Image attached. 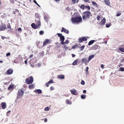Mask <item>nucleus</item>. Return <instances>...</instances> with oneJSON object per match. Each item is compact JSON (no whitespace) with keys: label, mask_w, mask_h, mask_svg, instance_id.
Segmentation results:
<instances>
[{"label":"nucleus","mask_w":124,"mask_h":124,"mask_svg":"<svg viewBox=\"0 0 124 124\" xmlns=\"http://www.w3.org/2000/svg\"><path fill=\"white\" fill-rule=\"evenodd\" d=\"M119 49L121 51L124 52V46L119 47Z\"/></svg>","instance_id":"aec40b11"},{"label":"nucleus","mask_w":124,"mask_h":124,"mask_svg":"<svg viewBox=\"0 0 124 124\" xmlns=\"http://www.w3.org/2000/svg\"><path fill=\"white\" fill-rule=\"evenodd\" d=\"M81 61L82 62V63H85V65L87 64L89 62L88 59L86 58H82L81 59Z\"/></svg>","instance_id":"1a4fd4ad"},{"label":"nucleus","mask_w":124,"mask_h":124,"mask_svg":"<svg viewBox=\"0 0 124 124\" xmlns=\"http://www.w3.org/2000/svg\"><path fill=\"white\" fill-rule=\"evenodd\" d=\"M106 21V19L105 18H104L101 22L99 23V25L101 26L103 25L105 23Z\"/></svg>","instance_id":"f8f14e48"},{"label":"nucleus","mask_w":124,"mask_h":124,"mask_svg":"<svg viewBox=\"0 0 124 124\" xmlns=\"http://www.w3.org/2000/svg\"><path fill=\"white\" fill-rule=\"evenodd\" d=\"M71 20L72 23H77L81 22L82 18L80 16H78L72 18Z\"/></svg>","instance_id":"f257e3e1"},{"label":"nucleus","mask_w":124,"mask_h":124,"mask_svg":"<svg viewBox=\"0 0 124 124\" xmlns=\"http://www.w3.org/2000/svg\"><path fill=\"white\" fill-rule=\"evenodd\" d=\"M84 1L85 2H87L88 3H89L90 1L88 0H84Z\"/></svg>","instance_id":"5fc2aeb1"},{"label":"nucleus","mask_w":124,"mask_h":124,"mask_svg":"<svg viewBox=\"0 0 124 124\" xmlns=\"http://www.w3.org/2000/svg\"><path fill=\"white\" fill-rule=\"evenodd\" d=\"M81 98L82 99H85L86 97V95H82L81 96Z\"/></svg>","instance_id":"bb28decb"},{"label":"nucleus","mask_w":124,"mask_h":124,"mask_svg":"<svg viewBox=\"0 0 124 124\" xmlns=\"http://www.w3.org/2000/svg\"><path fill=\"white\" fill-rule=\"evenodd\" d=\"M48 83L50 84H52L53 83V81L52 80H51L49 81L48 82Z\"/></svg>","instance_id":"e433bc0d"},{"label":"nucleus","mask_w":124,"mask_h":124,"mask_svg":"<svg viewBox=\"0 0 124 124\" xmlns=\"http://www.w3.org/2000/svg\"><path fill=\"white\" fill-rule=\"evenodd\" d=\"M31 61L32 62V63L34 64L37 62V60L36 58H35L31 60Z\"/></svg>","instance_id":"a211bd4d"},{"label":"nucleus","mask_w":124,"mask_h":124,"mask_svg":"<svg viewBox=\"0 0 124 124\" xmlns=\"http://www.w3.org/2000/svg\"><path fill=\"white\" fill-rule=\"evenodd\" d=\"M85 8L87 9L88 10H89L90 9V7L89 6H85Z\"/></svg>","instance_id":"2f4dec72"},{"label":"nucleus","mask_w":124,"mask_h":124,"mask_svg":"<svg viewBox=\"0 0 124 124\" xmlns=\"http://www.w3.org/2000/svg\"><path fill=\"white\" fill-rule=\"evenodd\" d=\"M22 29L21 28H19L18 29V31H21Z\"/></svg>","instance_id":"0e129e2a"},{"label":"nucleus","mask_w":124,"mask_h":124,"mask_svg":"<svg viewBox=\"0 0 124 124\" xmlns=\"http://www.w3.org/2000/svg\"><path fill=\"white\" fill-rule=\"evenodd\" d=\"M124 62V59L122 60L121 61V63H123Z\"/></svg>","instance_id":"bf43d9fd"},{"label":"nucleus","mask_w":124,"mask_h":124,"mask_svg":"<svg viewBox=\"0 0 124 124\" xmlns=\"http://www.w3.org/2000/svg\"><path fill=\"white\" fill-rule=\"evenodd\" d=\"M57 34L58 37H60V40H61V44L64 43V41L65 39V38L64 36L62 35V34L57 33Z\"/></svg>","instance_id":"20e7f679"},{"label":"nucleus","mask_w":124,"mask_h":124,"mask_svg":"<svg viewBox=\"0 0 124 124\" xmlns=\"http://www.w3.org/2000/svg\"><path fill=\"white\" fill-rule=\"evenodd\" d=\"M57 77L58 78L64 79V76L63 75H59L57 76Z\"/></svg>","instance_id":"6ab92c4d"},{"label":"nucleus","mask_w":124,"mask_h":124,"mask_svg":"<svg viewBox=\"0 0 124 124\" xmlns=\"http://www.w3.org/2000/svg\"><path fill=\"white\" fill-rule=\"evenodd\" d=\"M50 42L51 40L50 39H46L43 43V45L45 46L48 44H49L50 43Z\"/></svg>","instance_id":"ddd939ff"},{"label":"nucleus","mask_w":124,"mask_h":124,"mask_svg":"<svg viewBox=\"0 0 124 124\" xmlns=\"http://www.w3.org/2000/svg\"><path fill=\"white\" fill-rule=\"evenodd\" d=\"M86 91L85 90H84L83 91V93H86Z\"/></svg>","instance_id":"13d9d810"},{"label":"nucleus","mask_w":124,"mask_h":124,"mask_svg":"<svg viewBox=\"0 0 124 124\" xmlns=\"http://www.w3.org/2000/svg\"><path fill=\"white\" fill-rule=\"evenodd\" d=\"M33 56V54H31L30 56H29V58H31Z\"/></svg>","instance_id":"6e6d98bb"},{"label":"nucleus","mask_w":124,"mask_h":124,"mask_svg":"<svg viewBox=\"0 0 124 124\" xmlns=\"http://www.w3.org/2000/svg\"><path fill=\"white\" fill-rule=\"evenodd\" d=\"M33 2L35 3L38 6H39V7H40V6L37 3L36 1L35 0H33Z\"/></svg>","instance_id":"4c0bfd02"},{"label":"nucleus","mask_w":124,"mask_h":124,"mask_svg":"<svg viewBox=\"0 0 124 124\" xmlns=\"http://www.w3.org/2000/svg\"><path fill=\"white\" fill-rule=\"evenodd\" d=\"M94 56V55H90L88 59L89 62Z\"/></svg>","instance_id":"4be33fe9"},{"label":"nucleus","mask_w":124,"mask_h":124,"mask_svg":"<svg viewBox=\"0 0 124 124\" xmlns=\"http://www.w3.org/2000/svg\"><path fill=\"white\" fill-rule=\"evenodd\" d=\"M44 32L43 31H40L39 32V34L41 35H42L44 33Z\"/></svg>","instance_id":"ea45409f"},{"label":"nucleus","mask_w":124,"mask_h":124,"mask_svg":"<svg viewBox=\"0 0 124 124\" xmlns=\"http://www.w3.org/2000/svg\"><path fill=\"white\" fill-rule=\"evenodd\" d=\"M76 0H72V2L73 3V4H75L76 3Z\"/></svg>","instance_id":"8fccbe9b"},{"label":"nucleus","mask_w":124,"mask_h":124,"mask_svg":"<svg viewBox=\"0 0 124 124\" xmlns=\"http://www.w3.org/2000/svg\"><path fill=\"white\" fill-rule=\"evenodd\" d=\"M79 42L81 43L83 41H86L87 40V39L86 37H81L79 39H78Z\"/></svg>","instance_id":"9d476101"},{"label":"nucleus","mask_w":124,"mask_h":124,"mask_svg":"<svg viewBox=\"0 0 124 124\" xmlns=\"http://www.w3.org/2000/svg\"><path fill=\"white\" fill-rule=\"evenodd\" d=\"M100 17L99 16H98L97 17V19L98 20H100Z\"/></svg>","instance_id":"864d4df0"},{"label":"nucleus","mask_w":124,"mask_h":124,"mask_svg":"<svg viewBox=\"0 0 124 124\" xmlns=\"http://www.w3.org/2000/svg\"><path fill=\"white\" fill-rule=\"evenodd\" d=\"M63 31L67 34H68L69 32V31L68 30L64 28L63 27H62L61 30V32H63Z\"/></svg>","instance_id":"4468645a"},{"label":"nucleus","mask_w":124,"mask_h":124,"mask_svg":"<svg viewBox=\"0 0 124 124\" xmlns=\"http://www.w3.org/2000/svg\"><path fill=\"white\" fill-rule=\"evenodd\" d=\"M31 66L32 67H34L33 65L32 64H31Z\"/></svg>","instance_id":"774afa93"},{"label":"nucleus","mask_w":124,"mask_h":124,"mask_svg":"<svg viewBox=\"0 0 124 124\" xmlns=\"http://www.w3.org/2000/svg\"><path fill=\"white\" fill-rule=\"evenodd\" d=\"M5 38H6L4 36H1L2 39H4Z\"/></svg>","instance_id":"e2e57ef3"},{"label":"nucleus","mask_w":124,"mask_h":124,"mask_svg":"<svg viewBox=\"0 0 124 124\" xmlns=\"http://www.w3.org/2000/svg\"><path fill=\"white\" fill-rule=\"evenodd\" d=\"M33 92L36 93H38V94L41 93L42 92L41 90L40 89H36L34 90Z\"/></svg>","instance_id":"f3484780"},{"label":"nucleus","mask_w":124,"mask_h":124,"mask_svg":"<svg viewBox=\"0 0 124 124\" xmlns=\"http://www.w3.org/2000/svg\"><path fill=\"white\" fill-rule=\"evenodd\" d=\"M121 15V14L120 13H118L117 14L116 16H120Z\"/></svg>","instance_id":"3c124183"},{"label":"nucleus","mask_w":124,"mask_h":124,"mask_svg":"<svg viewBox=\"0 0 124 124\" xmlns=\"http://www.w3.org/2000/svg\"><path fill=\"white\" fill-rule=\"evenodd\" d=\"M68 43H69L68 41L67 40L65 41V42H64V43H63L62 44V45L67 44H68Z\"/></svg>","instance_id":"473e14b6"},{"label":"nucleus","mask_w":124,"mask_h":124,"mask_svg":"<svg viewBox=\"0 0 124 124\" xmlns=\"http://www.w3.org/2000/svg\"><path fill=\"white\" fill-rule=\"evenodd\" d=\"M44 19L45 20L46 22H47L49 18L48 17H46V16H44Z\"/></svg>","instance_id":"a878e982"},{"label":"nucleus","mask_w":124,"mask_h":124,"mask_svg":"<svg viewBox=\"0 0 124 124\" xmlns=\"http://www.w3.org/2000/svg\"><path fill=\"white\" fill-rule=\"evenodd\" d=\"M34 85L33 84H32L31 85H30L29 86V88L30 89H33L34 87Z\"/></svg>","instance_id":"393cba45"},{"label":"nucleus","mask_w":124,"mask_h":124,"mask_svg":"<svg viewBox=\"0 0 124 124\" xmlns=\"http://www.w3.org/2000/svg\"><path fill=\"white\" fill-rule=\"evenodd\" d=\"M92 3L93 5L94 6H96L97 7H98V5L96 2L94 1H92Z\"/></svg>","instance_id":"b1692460"},{"label":"nucleus","mask_w":124,"mask_h":124,"mask_svg":"<svg viewBox=\"0 0 124 124\" xmlns=\"http://www.w3.org/2000/svg\"><path fill=\"white\" fill-rule=\"evenodd\" d=\"M35 16L36 17L35 20L36 22H37L39 24H40V18L39 17V15L37 13H36Z\"/></svg>","instance_id":"423d86ee"},{"label":"nucleus","mask_w":124,"mask_h":124,"mask_svg":"<svg viewBox=\"0 0 124 124\" xmlns=\"http://www.w3.org/2000/svg\"><path fill=\"white\" fill-rule=\"evenodd\" d=\"M37 67H39L41 66V64L40 63H39L37 64Z\"/></svg>","instance_id":"79ce46f5"},{"label":"nucleus","mask_w":124,"mask_h":124,"mask_svg":"<svg viewBox=\"0 0 124 124\" xmlns=\"http://www.w3.org/2000/svg\"><path fill=\"white\" fill-rule=\"evenodd\" d=\"M78 46L77 45H75L72 46V49H74L75 48H77L78 47Z\"/></svg>","instance_id":"72a5a7b5"},{"label":"nucleus","mask_w":124,"mask_h":124,"mask_svg":"<svg viewBox=\"0 0 124 124\" xmlns=\"http://www.w3.org/2000/svg\"><path fill=\"white\" fill-rule=\"evenodd\" d=\"M80 8L82 9H84L85 8V5H81L80 6Z\"/></svg>","instance_id":"7c9ffc66"},{"label":"nucleus","mask_w":124,"mask_h":124,"mask_svg":"<svg viewBox=\"0 0 124 124\" xmlns=\"http://www.w3.org/2000/svg\"><path fill=\"white\" fill-rule=\"evenodd\" d=\"M49 84L48 83V82L46 83L45 84V85L47 87H48L49 86Z\"/></svg>","instance_id":"09e8293b"},{"label":"nucleus","mask_w":124,"mask_h":124,"mask_svg":"<svg viewBox=\"0 0 124 124\" xmlns=\"http://www.w3.org/2000/svg\"><path fill=\"white\" fill-rule=\"evenodd\" d=\"M72 57H75V54H72Z\"/></svg>","instance_id":"680f3d73"},{"label":"nucleus","mask_w":124,"mask_h":124,"mask_svg":"<svg viewBox=\"0 0 124 124\" xmlns=\"http://www.w3.org/2000/svg\"><path fill=\"white\" fill-rule=\"evenodd\" d=\"M81 84L82 85H84L85 84V82L83 80H82L81 82Z\"/></svg>","instance_id":"f704fd0d"},{"label":"nucleus","mask_w":124,"mask_h":124,"mask_svg":"<svg viewBox=\"0 0 124 124\" xmlns=\"http://www.w3.org/2000/svg\"><path fill=\"white\" fill-rule=\"evenodd\" d=\"M7 27L8 28H11L10 26V25H8Z\"/></svg>","instance_id":"69168bd1"},{"label":"nucleus","mask_w":124,"mask_h":124,"mask_svg":"<svg viewBox=\"0 0 124 124\" xmlns=\"http://www.w3.org/2000/svg\"><path fill=\"white\" fill-rule=\"evenodd\" d=\"M25 63V64H27V61H24Z\"/></svg>","instance_id":"338daca9"},{"label":"nucleus","mask_w":124,"mask_h":124,"mask_svg":"<svg viewBox=\"0 0 124 124\" xmlns=\"http://www.w3.org/2000/svg\"><path fill=\"white\" fill-rule=\"evenodd\" d=\"M37 23V25H36L34 23H32L31 24L32 27L34 29H36L38 28L40 25V24H39L37 22H36Z\"/></svg>","instance_id":"6e6552de"},{"label":"nucleus","mask_w":124,"mask_h":124,"mask_svg":"<svg viewBox=\"0 0 124 124\" xmlns=\"http://www.w3.org/2000/svg\"><path fill=\"white\" fill-rule=\"evenodd\" d=\"M63 47L65 49H68V47L65 45H64L63 46Z\"/></svg>","instance_id":"a18cd8bd"},{"label":"nucleus","mask_w":124,"mask_h":124,"mask_svg":"<svg viewBox=\"0 0 124 124\" xmlns=\"http://www.w3.org/2000/svg\"><path fill=\"white\" fill-rule=\"evenodd\" d=\"M104 1L105 4L107 5H109L110 4L109 0H104Z\"/></svg>","instance_id":"412c9836"},{"label":"nucleus","mask_w":124,"mask_h":124,"mask_svg":"<svg viewBox=\"0 0 124 124\" xmlns=\"http://www.w3.org/2000/svg\"><path fill=\"white\" fill-rule=\"evenodd\" d=\"M66 103L67 104H71V102L70 101H69V100H67L66 101Z\"/></svg>","instance_id":"c756f323"},{"label":"nucleus","mask_w":124,"mask_h":124,"mask_svg":"<svg viewBox=\"0 0 124 124\" xmlns=\"http://www.w3.org/2000/svg\"><path fill=\"white\" fill-rule=\"evenodd\" d=\"M110 23L109 24H106V27L107 28L109 27L110 26Z\"/></svg>","instance_id":"a19ab883"},{"label":"nucleus","mask_w":124,"mask_h":124,"mask_svg":"<svg viewBox=\"0 0 124 124\" xmlns=\"http://www.w3.org/2000/svg\"><path fill=\"white\" fill-rule=\"evenodd\" d=\"M92 14L90 11H86L84 12L83 15V19L84 20L86 19V18H89L92 16Z\"/></svg>","instance_id":"f03ea898"},{"label":"nucleus","mask_w":124,"mask_h":124,"mask_svg":"<svg viewBox=\"0 0 124 124\" xmlns=\"http://www.w3.org/2000/svg\"><path fill=\"white\" fill-rule=\"evenodd\" d=\"M6 29V26L5 24H2L0 26V31H4Z\"/></svg>","instance_id":"0eeeda50"},{"label":"nucleus","mask_w":124,"mask_h":124,"mask_svg":"<svg viewBox=\"0 0 124 124\" xmlns=\"http://www.w3.org/2000/svg\"><path fill=\"white\" fill-rule=\"evenodd\" d=\"M23 93L24 92L22 90L20 89L19 90L17 96V97L18 99H20L21 98V97L23 95Z\"/></svg>","instance_id":"39448f33"},{"label":"nucleus","mask_w":124,"mask_h":124,"mask_svg":"<svg viewBox=\"0 0 124 124\" xmlns=\"http://www.w3.org/2000/svg\"><path fill=\"white\" fill-rule=\"evenodd\" d=\"M66 9L67 10L69 11L70 9V8H69V7H67L66 8Z\"/></svg>","instance_id":"49530a36"},{"label":"nucleus","mask_w":124,"mask_h":124,"mask_svg":"<svg viewBox=\"0 0 124 124\" xmlns=\"http://www.w3.org/2000/svg\"><path fill=\"white\" fill-rule=\"evenodd\" d=\"M85 46H82L80 48H81V49H80V50H83L84 48H85Z\"/></svg>","instance_id":"58836bf2"},{"label":"nucleus","mask_w":124,"mask_h":124,"mask_svg":"<svg viewBox=\"0 0 124 124\" xmlns=\"http://www.w3.org/2000/svg\"><path fill=\"white\" fill-rule=\"evenodd\" d=\"M119 70L121 71H124V68L121 67L119 69Z\"/></svg>","instance_id":"c9c22d12"},{"label":"nucleus","mask_w":124,"mask_h":124,"mask_svg":"<svg viewBox=\"0 0 124 124\" xmlns=\"http://www.w3.org/2000/svg\"><path fill=\"white\" fill-rule=\"evenodd\" d=\"M1 106L2 108L4 109L6 107V104L5 102H3L1 103Z\"/></svg>","instance_id":"dca6fc26"},{"label":"nucleus","mask_w":124,"mask_h":124,"mask_svg":"<svg viewBox=\"0 0 124 124\" xmlns=\"http://www.w3.org/2000/svg\"><path fill=\"white\" fill-rule=\"evenodd\" d=\"M13 88V86L12 85H10L8 88L9 89H11Z\"/></svg>","instance_id":"c03bdc74"},{"label":"nucleus","mask_w":124,"mask_h":124,"mask_svg":"<svg viewBox=\"0 0 124 124\" xmlns=\"http://www.w3.org/2000/svg\"><path fill=\"white\" fill-rule=\"evenodd\" d=\"M45 122H46L47 121V119L46 118H45L44 120Z\"/></svg>","instance_id":"052dcab7"},{"label":"nucleus","mask_w":124,"mask_h":124,"mask_svg":"<svg viewBox=\"0 0 124 124\" xmlns=\"http://www.w3.org/2000/svg\"><path fill=\"white\" fill-rule=\"evenodd\" d=\"M94 42V40H92L90 41L88 43V45H90L93 43Z\"/></svg>","instance_id":"5701e85b"},{"label":"nucleus","mask_w":124,"mask_h":124,"mask_svg":"<svg viewBox=\"0 0 124 124\" xmlns=\"http://www.w3.org/2000/svg\"><path fill=\"white\" fill-rule=\"evenodd\" d=\"M50 108L49 107H46L44 109V110L46 111H48L50 109Z\"/></svg>","instance_id":"cd10ccee"},{"label":"nucleus","mask_w":124,"mask_h":124,"mask_svg":"<svg viewBox=\"0 0 124 124\" xmlns=\"http://www.w3.org/2000/svg\"><path fill=\"white\" fill-rule=\"evenodd\" d=\"M10 53H7L6 54V55L7 56H10Z\"/></svg>","instance_id":"603ef678"},{"label":"nucleus","mask_w":124,"mask_h":124,"mask_svg":"<svg viewBox=\"0 0 124 124\" xmlns=\"http://www.w3.org/2000/svg\"><path fill=\"white\" fill-rule=\"evenodd\" d=\"M33 79L32 76H30L29 78H27L26 79L25 82L27 84H31L33 82Z\"/></svg>","instance_id":"7ed1b4c3"},{"label":"nucleus","mask_w":124,"mask_h":124,"mask_svg":"<svg viewBox=\"0 0 124 124\" xmlns=\"http://www.w3.org/2000/svg\"><path fill=\"white\" fill-rule=\"evenodd\" d=\"M101 67L102 68V69H103L104 68V66L103 64H101Z\"/></svg>","instance_id":"4d7b16f0"},{"label":"nucleus","mask_w":124,"mask_h":124,"mask_svg":"<svg viewBox=\"0 0 124 124\" xmlns=\"http://www.w3.org/2000/svg\"><path fill=\"white\" fill-rule=\"evenodd\" d=\"M78 62L77 60H76L75 61H74L72 63V65H76L77 64V63Z\"/></svg>","instance_id":"c85d7f7f"},{"label":"nucleus","mask_w":124,"mask_h":124,"mask_svg":"<svg viewBox=\"0 0 124 124\" xmlns=\"http://www.w3.org/2000/svg\"><path fill=\"white\" fill-rule=\"evenodd\" d=\"M13 72V70H12L10 69L8 70L6 72V74L10 75L12 74Z\"/></svg>","instance_id":"2eb2a0df"},{"label":"nucleus","mask_w":124,"mask_h":124,"mask_svg":"<svg viewBox=\"0 0 124 124\" xmlns=\"http://www.w3.org/2000/svg\"><path fill=\"white\" fill-rule=\"evenodd\" d=\"M89 69V68L88 67H87L85 69V70H86V72H87V71H88V70Z\"/></svg>","instance_id":"de8ad7c7"},{"label":"nucleus","mask_w":124,"mask_h":124,"mask_svg":"<svg viewBox=\"0 0 124 124\" xmlns=\"http://www.w3.org/2000/svg\"><path fill=\"white\" fill-rule=\"evenodd\" d=\"M54 87L53 86L51 87L50 88V90H54Z\"/></svg>","instance_id":"37998d69"},{"label":"nucleus","mask_w":124,"mask_h":124,"mask_svg":"<svg viewBox=\"0 0 124 124\" xmlns=\"http://www.w3.org/2000/svg\"><path fill=\"white\" fill-rule=\"evenodd\" d=\"M70 91L71 93L73 94L76 95H78L77 91L75 89L73 88L71 89L70 90Z\"/></svg>","instance_id":"9b49d317"}]
</instances>
